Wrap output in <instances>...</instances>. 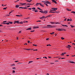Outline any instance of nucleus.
Listing matches in <instances>:
<instances>
[{
    "instance_id": "6",
    "label": "nucleus",
    "mask_w": 75,
    "mask_h": 75,
    "mask_svg": "<svg viewBox=\"0 0 75 75\" xmlns=\"http://www.w3.org/2000/svg\"><path fill=\"white\" fill-rule=\"evenodd\" d=\"M49 13H57L56 12H53L52 11H50L49 12Z\"/></svg>"
},
{
    "instance_id": "45",
    "label": "nucleus",
    "mask_w": 75,
    "mask_h": 75,
    "mask_svg": "<svg viewBox=\"0 0 75 75\" xmlns=\"http://www.w3.org/2000/svg\"><path fill=\"white\" fill-rule=\"evenodd\" d=\"M62 54H66V53H62Z\"/></svg>"
},
{
    "instance_id": "33",
    "label": "nucleus",
    "mask_w": 75,
    "mask_h": 75,
    "mask_svg": "<svg viewBox=\"0 0 75 75\" xmlns=\"http://www.w3.org/2000/svg\"><path fill=\"white\" fill-rule=\"evenodd\" d=\"M34 31H35L34 30H32V31H30V32H31V33H32V32H34Z\"/></svg>"
},
{
    "instance_id": "20",
    "label": "nucleus",
    "mask_w": 75,
    "mask_h": 75,
    "mask_svg": "<svg viewBox=\"0 0 75 75\" xmlns=\"http://www.w3.org/2000/svg\"><path fill=\"white\" fill-rule=\"evenodd\" d=\"M50 34H52V35L54 34V32H52V33H50Z\"/></svg>"
},
{
    "instance_id": "56",
    "label": "nucleus",
    "mask_w": 75,
    "mask_h": 75,
    "mask_svg": "<svg viewBox=\"0 0 75 75\" xmlns=\"http://www.w3.org/2000/svg\"><path fill=\"white\" fill-rule=\"evenodd\" d=\"M13 69H16V68L15 67H13Z\"/></svg>"
},
{
    "instance_id": "29",
    "label": "nucleus",
    "mask_w": 75,
    "mask_h": 75,
    "mask_svg": "<svg viewBox=\"0 0 75 75\" xmlns=\"http://www.w3.org/2000/svg\"><path fill=\"white\" fill-rule=\"evenodd\" d=\"M70 26L71 27V28H73V27H74V26L72 25H70Z\"/></svg>"
},
{
    "instance_id": "21",
    "label": "nucleus",
    "mask_w": 75,
    "mask_h": 75,
    "mask_svg": "<svg viewBox=\"0 0 75 75\" xmlns=\"http://www.w3.org/2000/svg\"><path fill=\"white\" fill-rule=\"evenodd\" d=\"M14 65H14V64H11V67H13V66H14Z\"/></svg>"
},
{
    "instance_id": "51",
    "label": "nucleus",
    "mask_w": 75,
    "mask_h": 75,
    "mask_svg": "<svg viewBox=\"0 0 75 75\" xmlns=\"http://www.w3.org/2000/svg\"><path fill=\"white\" fill-rule=\"evenodd\" d=\"M50 23L51 24H54V22H51Z\"/></svg>"
},
{
    "instance_id": "14",
    "label": "nucleus",
    "mask_w": 75,
    "mask_h": 75,
    "mask_svg": "<svg viewBox=\"0 0 75 75\" xmlns=\"http://www.w3.org/2000/svg\"><path fill=\"white\" fill-rule=\"evenodd\" d=\"M15 23H19V21H15Z\"/></svg>"
},
{
    "instance_id": "38",
    "label": "nucleus",
    "mask_w": 75,
    "mask_h": 75,
    "mask_svg": "<svg viewBox=\"0 0 75 75\" xmlns=\"http://www.w3.org/2000/svg\"><path fill=\"white\" fill-rule=\"evenodd\" d=\"M70 20L68 18V19H67V21H70Z\"/></svg>"
},
{
    "instance_id": "61",
    "label": "nucleus",
    "mask_w": 75,
    "mask_h": 75,
    "mask_svg": "<svg viewBox=\"0 0 75 75\" xmlns=\"http://www.w3.org/2000/svg\"><path fill=\"white\" fill-rule=\"evenodd\" d=\"M15 62H18V61H15Z\"/></svg>"
},
{
    "instance_id": "17",
    "label": "nucleus",
    "mask_w": 75,
    "mask_h": 75,
    "mask_svg": "<svg viewBox=\"0 0 75 75\" xmlns=\"http://www.w3.org/2000/svg\"><path fill=\"white\" fill-rule=\"evenodd\" d=\"M40 3H37L36 4V5L37 6H38V5Z\"/></svg>"
},
{
    "instance_id": "34",
    "label": "nucleus",
    "mask_w": 75,
    "mask_h": 75,
    "mask_svg": "<svg viewBox=\"0 0 75 75\" xmlns=\"http://www.w3.org/2000/svg\"><path fill=\"white\" fill-rule=\"evenodd\" d=\"M61 39H62V40H64V38H63V37H62L61 38Z\"/></svg>"
},
{
    "instance_id": "22",
    "label": "nucleus",
    "mask_w": 75,
    "mask_h": 75,
    "mask_svg": "<svg viewBox=\"0 0 75 75\" xmlns=\"http://www.w3.org/2000/svg\"><path fill=\"white\" fill-rule=\"evenodd\" d=\"M21 4H22V6H23V5L24 4H22V3H20Z\"/></svg>"
},
{
    "instance_id": "15",
    "label": "nucleus",
    "mask_w": 75,
    "mask_h": 75,
    "mask_svg": "<svg viewBox=\"0 0 75 75\" xmlns=\"http://www.w3.org/2000/svg\"><path fill=\"white\" fill-rule=\"evenodd\" d=\"M70 63H71L73 64H75V62H71V61H70L69 62Z\"/></svg>"
},
{
    "instance_id": "41",
    "label": "nucleus",
    "mask_w": 75,
    "mask_h": 75,
    "mask_svg": "<svg viewBox=\"0 0 75 75\" xmlns=\"http://www.w3.org/2000/svg\"><path fill=\"white\" fill-rule=\"evenodd\" d=\"M31 1H32V0H30V1H29V3H30L31 2Z\"/></svg>"
},
{
    "instance_id": "3",
    "label": "nucleus",
    "mask_w": 75,
    "mask_h": 75,
    "mask_svg": "<svg viewBox=\"0 0 75 75\" xmlns=\"http://www.w3.org/2000/svg\"><path fill=\"white\" fill-rule=\"evenodd\" d=\"M54 28V27L51 25H47V28Z\"/></svg>"
},
{
    "instance_id": "4",
    "label": "nucleus",
    "mask_w": 75,
    "mask_h": 75,
    "mask_svg": "<svg viewBox=\"0 0 75 75\" xmlns=\"http://www.w3.org/2000/svg\"><path fill=\"white\" fill-rule=\"evenodd\" d=\"M52 10H54V11H56V10H58L57 8H52Z\"/></svg>"
},
{
    "instance_id": "46",
    "label": "nucleus",
    "mask_w": 75,
    "mask_h": 75,
    "mask_svg": "<svg viewBox=\"0 0 75 75\" xmlns=\"http://www.w3.org/2000/svg\"><path fill=\"white\" fill-rule=\"evenodd\" d=\"M29 18H30L28 17L27 18H25V19H28Z\"/></svg>"
},
{
    "instance_id": "10",
    "label": "nucleus",
    "mask_w": 75,
    "mask_h": 75,
    "mask_svg": "<svg viewBox=\"0 0 75 75\" xmlns=\"http://www.w3.org/2000/svg\"><path fill=\"white\" fill-rule=\"evenodd\" d=\"M6 22H7L6 21H4L3 22V24H6Z\"/></svg>"
},
{
    "instance_id": "47",
    "label": "nucleus",
    "mask_w": 75,
    "mask_h": 75,
    "mask_svg": "<svg viewBox=\"0 0 75 75\" xmlns=\"http://www.w3.org/2000/svg\"><path fill=\"white\" fill-rule=\"evenodd\" d=\"M16 16H17L18 17H20V16L19 15H17Z\"/></svg>"
},
{
    "instance_id": "63",
    "label": "nucleus",
    "mask_w": 75,
    "mask_h": 75,
    "mask_svg": "<svg viewBox=\"0 0 75 75\" xmlns=\"http://www.w3.org/2000/svg\"><path fill=\"white\" fill-rule=\"evenodd\" d=\"M75 56V55H74V56H72V57H74Z\"/></svg>"
},
{
    "instance_id": "35",
    "label": "nucleus",
    "mask_w": 75,
    "mask_h": 75,
    "mask_svg": "<svg viewBox=\"0 0 75 75\" xmlns=\"http://www.w3.org/2000/svg\"><path fill=\"white\" fill-rule=\"evenodd\" d=\"M47 16H48V17H51V16H51V15H49Z\"/></svg>"
},
{
    "instance_id": "12",
    "label": "nucleus",
    "mask_w": 75,
    "mask_h": 75,
    "mask_svg": "<svg viewBox=\"0 0 75 75\" xmlns=\"http://www.w3.org/2000/svg\"><path fill=\"white\" fill-rule=\"evenodd\" d=\"M39 28V27H36V26H35V27H33V28H34V29H35V28Z\"/></svg>"
},
{
    "instance_id": "11",
    "label": "nucleus",
    "mask_w": 75,
    "mask_h": 75,
    "mask_svg": "<svg viewBox=\"0 0 75 75\" xmlns=\"http://www.w3.org/2000/svg\"><path fill=\"white\" fill-rule=\"evenodd\" d=\"M31 30V28L26 29V30Z\"/></svg>"
},
{
    "instance_id": "54",
    "label": "nucleus",
    "mask_w": 75,
    "mask_h": 75,
    "mask_svg": "<svg viewBox=\"0 0 75 75\" xmlns=\"http://www.w3.org/2000/svg\"><path fill=\"white\" fill-rule=\"evenodd\" d=\"M30 41H29V40L28 41V43L29 44L30 43Z\"/></svg>"
},
{
    "instance_id": "18",
    "label": "nucleus",
    "mask_w": 75,
    "mask_h": 75,
    "mask_svg": "<svg viewBox=\"0 0 75 75\" xmlns=\"http://www.w3.org/2000/svg\"><path fill=\"white\" fill-rule=\"evenodd\" d=\"M67 48H68L69 50H70L71 49L70 48V47H68V46H67Z\"/></svg>"
},
{
    "instance_id": "16",
    "label": "nucleus",
    "mask_w": 75,
    "mask_h": 75,
    "mask_svg": "<svg viewBox=\"0 0 75 75\" xmlns=\"http://www.w3.org/2000/svg\"><path fill=\"white\" fill-rule=\"evenodd\" d=\"M9 23H10V24H13V22H10V21H8V22Z\"/></svg>"
},
{
    "instance_id": "30",
    "label": "nucleus",
    "mask_w": 75,
    "mask_h": 75,
    "mask_svg": "<svg viewBox=\"0 0 75 75\" xmlns=\"http://www.w3.org/2000/svg\"><path fill=\"white\" fill-rule=\"evenodd\" d=\"M32 9H33V10H35V8H32Z\"/></svg>"
},
{
    "instance_id": "9",
    "label": "nucleus",
    "mask_w": 75,
    "mask_h": 75,
    "mask_svg": "<svg viewBox=\"0 0 75 75\" xmlns=\"http://www.w3.org/2000/svg\"><path fill=\"white\" fill-rule=\"evenodd\" d=\"M39 4L40 5V6H41L42 7H44L43 5H42V4H41V3H39Z\"/></svg>"
},
{
    "instance_id": "5",
    "label": "nucleus",
    "mask_w": 75,
    "mask_h": 75,
    "mask_svg": "<svg viewBox=\"0 0 75 75\" xmlns=\"http://www.w3.org/2000/svg\"><path fill=\"white\" fill-rule=\"evenodd\" d=\"M46 3H47V4H51V3H50L49 1H46Z\"/></svg>"
},
{
    "instance_id": "1",
    "label": "nucleus",
    "mask_w": 75,
    "mask_h": 75,
    "mask_svg": "<svg viewBox=\"0 0 75 75\" xmlns=\"http://www.w3.org/2000/svg\"><path fill=\"white\" fill-rule=\"evenodd\" d=\"M56 30L57 31H66V30L64 29H56Z\"/></svg>"
},
{
    "instance_id": "42",
    "label": "nucleus",
    "mask_w": 75,
    "mask_h": 75,
    "mask_svg": "<svg viewBox=\"0 0 75 75\" xmlns=\"http://www.w3.org/2000/svg\"><path fill=\"white\" fill-rule=\"evenodd\" d=\"M41 21H37V22H41Z\"/></svg>"
},
{
    "instance_id": "53",
    "label": "nucleus",
    "mask_w": 75,
    "mask_h": 75,
    "mask_svg": "<svg viewBox=\"0 0 75 75\" xmlns=\"http://www.w3.org/2000/svg\"><path fill=\"white\" fill-rule=\"evenodd\" d=\"M57 34L56 33H55V36H57Z\"/></svg>"
},
{
    "instance_id": "31",
    "label": "nucleus",
    "mask_w": 75,
    "mask_h": 75,
    "mask_svg": "<svg viewBox=\"0 0 75 75\" xmlns=\"http://www.w3.org/2000/svg\"><path fill=\"white\" fill-rule=\"evenodd\" d=\"M35 13H36V12H38V11H37V10L36 11V10H35Z\"/></svg>"
},
{
    "instance_id": "13",
    "label": "nucleus",
    "mask_w": 75,
    "mask_h": 75,
    "mask_svg": "<svg viewBox=\"0 0 75 75\" xmlns=\"http://www.w3.org/2000/svg\"><path fill=\"white\" fill-rule=\"evenodd\" d=\"M62 26H63V27H68V26L67 25H62Z\"/></svg>"
},
{
    "instance_id": "60",
    "label": "nucleus",
    "mask_w": 75,
    "mask_h": 75,
    "mask_svg": "<svg viewBox=\"0 0 75 75\" xmlns=\"http://www.w3.org/2000/svg\"><path fill=\"white\" fill-rule=\"evenodd\" d=\"M27 8H26V7L24 8V9H27Z\"/></svg>"
},
{
    "instance_id": "25",
    "label": "nucleus",
    "mask_w": 75,
    "mask_h": 75,
    "mask_svg": "<svg viewBox=\"0 0 75 75\" xmlns=\"http://www.w3.org/2000/svg\"><path fill=\"white\" fill-rule=\"evenodd\" d=\"M71 13H73V14H75V11H72V12H71Z\"/></svg>"
},
{
    "instance_id": "19",
    "label": "nucleus",
    "mask_w": 75,
    "mask_h": 75,
    "mask_svg": "<svg viewBox=\"0 0 75 75\" xmlns=\"http://www.w3.org/2000/svg\"><path fill=\"white\" fill-rule=\"evenodd\" d=\"M38 9L40 10H42L40 8H37Z\"/></svg>"
},
{
    "instance_id": "28",
    "label": "nucleus",
    "mask_w": 75,
    "mask_h": 75,
    "mask_svg": "<svg viewBox=\"0 0 75 75\" xmlns=\"http://www.w3.org/2000/svg\"><path fill=\"white\" fill-rule=\"evenodd\" d=\"M42 3H46V1H42Z\"/></svg>"
},
{
    "instance_id": "39",
    "label": "nucleus",
    "mask_w": 75,
    "mask_h": 75,
    "mask_svg": "<svg viewBox=\"0 0 75 75\" xmlns=\"http://www.w3.org/2000/svg\"><path fill=\"white\" fill-rule=\"evenodd\" d=\"M6 8H7V7L4 8H3V9H4V10H6Z\"/></svg>"
},
{
    "instance_id": "40",
    "label": "nucleus",
    "mask_w": 75,
    "mask_h": 75,
    "mask_svg": "<svg viewBox=\"0 0 75 75\" xmlns=\"http://www.w3.org/2000/svg\"><path fill=\"white\" fill-rule=\"evenodd\" d=\"M68 47H71V46H70V45H68V46H67Z\"/></svg>"
},
{
    "instance_id": "62",
    "label": "nucleus",
    "mask_w": 75,
    "mask_h": 75,
    "mask_svg": "<svg viewBox=\"0 0 75 75\" xmlns=\"http://www.w3.org/2000/svg\"><path fill=\"white\" fill-rule=\"evenodd\" d=\"M21 16H22V15H19V17Z\"/></svg>"
},
{
    "instance_id": "27",
    "label": "nucleus",
    "mask_w": 75,
    "mask_h": 75,
    "mask_svg": "<svg viewBox=\"0 0 75 75\" xmlns=\"http://www.w3.org/2000/svg\"><path fill=\"white\" fill-rule=\"evenodd\" d=\"M33 62L32 61H30L29 62V63H31V62Z\"/></svg>"
},
{
    "instance_id": "44",
    "label": "nucleus",
    "mask_w": 75,
    "mask_h": 75,
    "mask_svg": "<svg viewBox=\"0 0 75 75\" xmlns=\"http://www.w3.org/2000/svg\"><path fill=\"white\" fill-rule=\"evenodd\" d=\"M16 40H18V37H17Z\"/></svg>"
},
{
    "instance_id": "32",
    "label": "nucleus",
    "mask_w": 75,
    "mask_h": 75,
    "mask_svg": "<svg viewBox=\"0 0 75 75\" xmlns=\"http://www.w3.org/2000/svg\"><path fill=\"white\" fill-rule=\"evenodd\" d=\"M19 24H23V22H20L19 23Z\"/></svg>"
},
{
    "instance_id": "48",
    "label": "nucleus",
    "mask_w": 75,
    "mask_h": 75,
    "mask_svg": "<svg viewBox=\"0 0 75 75\" xmlns=\"http://www.w3.org/2000/svg\"><path fill=\"white\" fill-rule=\"evenodd\" d=\"M3 25H0V27H3Z\"/></svg>"
},
{
    "instance_id": "55",
    "label": "nucleus",
    "mask_w": 75,
    "mask_h": 75,
    "mask_svg": "<svg viewBox=\"0 0 75 75\" xmlns=\"http://www.w3.org/2000/svg\"><path fill=\"white\" fill-rule=\"evenodd\" d=\"M26 6L28 7H30V6Z\"/></svg>"
},
{
    "instance_id": "43",
    "label": "nucleus",
    "mask_w": 75,
    "mask_h": 75,
    "mask_svg": "<svg viewBox=\"0 0 75 75\" xmlns=\"http://www.w3.org/2000/svg\"><path fill=\"white\" fill-rule=\"evenodd\" d=\"M48 17V16H46L45 17V18H47Z\"/></svg>"
},
{
    "instance_id": "37",
    "label": "nucleus",
    "mask_w": 75,
    "mask_h": 75,
    "mask_svg": "<svg viewBox=\"0 0 75 75\" xmlns=\"http://www.w3.org/2000/svg\"><path fill=\"white\" fill-rule=\"evenodd\" d=\"M44 4H45L46 6H48V5L45 3H44Z\"/></svg>"
},
{
    "instance_id": "50",
    "label": "nucleus",
    "mask_w": 75,
    "mask_h": 75,
    "mask_svg": "<svg viewBox=\"0 0 75 75\" xmlns=\"http://www.w3.org/2000/svg\"><path fill=\"white\" fill-rule=\"evenodd\" d=\"M67 20V18H65V19L64 20V21H65Z\"/></svg>"
},
{
    "instance_id": "8",
    "label": "nucleus",
    "mask_w": 75,
    "mask_h": 75,
    "mask_svg": "<svg viewBox=\"0 0 75 75\" xmlns=\"http://www.w3.org/2000/svg\"><path fill=\"white\" fill-rule=\"evenodd\" d=\"M16 8H18L19 7V6L18 5H16Z\"/></svg>"
},
{
    "instance_id": "36",
    "label": "nucleus",
    "mask_w": 75,
    "mask_h": 75,
    "mask_svg": "<svg viewBox=\"0 0 75 75\" xmlns=\"http://www.w3.org/2000/svg\"><path fill=\"white\" fill-rule=\"evenodd\" d=\"M45 17V16H43L42 17V18H44Z\"/></svg>"
},
{
    "instance_id": "64",
    "label": "nucleus",
    "mask_w": 75,
    "mask_h": 75,
    "mask_svg": "<svg viewBox=\"0 0 75 75\" xmlns=\"http://www.w3.org/2000/svg\"><path fill=\"white\" fill-rule=\"evenodd\" d=\"M19 8H22V7H19Z\"/></svg>"
},
{
    "instance_id": "59",
    "label": "nucleus",
    "mask_w": 75,
    "mask_h": 75,
    "mask_svg": "<svg viewBox=\"0 0 75 75\" xmlns=\"http://www.w3.org/2000/svg\"><path fill=\"white\" fill-rule=\"evenodd\" d=\"M49 40V38L46 39V40Z\"/></svg>"
},
{
    "instance_id": "26",
    "label": "nucleus",
    "mask_w": 75,
    "mask_h": 75,
    "mask_svg": "<svg viewBox=\"0 0 75 75\" xmlns=\"http://www.w3.org/2000/svg\"><path fill=\"white\" fill-rule=\"evenodd\" d=\"M6 24H7V25H9L10 24V23H6Z\"/></svg>"
},
{
    "instance_id": "24",
    "label": "nucleus",
    "mask_w": 75,
    "mask_h": 75,
    "mask_svg": "<svg viewBox=\"0 0 75 75\" xmlns=\"http://www.w3.org/2000/svg\"><path fill=\"white\" fill-rule=\"evenodd\" d=\"M44 28H47V26H44Z\"/></svg>"
},
{
    "instance_id": "57",
    "label": "nucleus",
    "mask_w": 75,
    "mask_h": 75,
    "mask_svg": "<svg viewBox=\"0 0 75 75\" xmlns=\"http://www.w3.org/2000/svg\"><path fill=\"white\" fill-rule=\"evenodd\" d=\"M33 45L34 46H35L36 47H37V45Z\"/></svg>"
},
{
    "instance_id": "23",
    "label": "nucleus",
    "mask_w": 75,
    "mask_h": 75,
    "mask_svg": "<svg viewBox=\"0 0 75 75\" xmlns=\"http://www.w3.org/2000/svg\"><path fill=\"white\" fill-rule=\"evenodd\" d=\"M67 11H71V10L69 9H67Z\"/></svg>"
},
{
    "instance_id": "49",
    "label": "nucleus",
    "mask_w": 75,
    "mask_h": 75,
    "mask_svg": "<svg viewBox=\"0 0 75 75\" xmlns=\"http://www.w3.org/2000/svg\"><path fill=\"white\" fill-rule=\"evenodd\" d=\"M50 64H54V63H51Z\"/></svg>"
},
{
    "instance_id": "52",
    "label": "nucleus",
    "mask_w": 75,
    "mask_h": 75,
    "mask_svg": "<svg viewBox=\"0 0 75 75\" xmlns=\"http://www.w3.org/2000/svg\"><path fill=\"white\" fill-rule=\"evenodd\" d=\"M58 62V61H55V62Z\"/></svg>"
},
{
    "instance_id": "2",
    "label": "nucleus",
    "mask_w": 75,
    "mask_h": 75,
    "mask_svg": "<svg viewBox=\"0 0 75 75\" xmlns=\"http://www.w3.org/2000/svg\"><path fill=\"white\" fill-rule=\"evenodd\" d=\"M39 12H40L41 13H43V14H47V13H48V12L47 11H39Z\"/></svg>"
},
{
    "instance_id": "58",
    "label": "nucleus",
    "mask_w": 75,
    "mask_h": 75,
    "mask_svg": "<svg viewBox=\"0 0 75 75\" xmlns=\"http://www.w3.org/2000/svg\"><path fill=\"white\" fill-rule=\"evenodd\" d=\"M13 73H14L15 72V71H14V70H13Z\"/></svg>"
},
{
    "instance_id": "7",
    "label": "nucleus",
    "mask_w": 75,
    "mask_h": 75,
    "mask_svg": "<svg viewBox=\"0 0 75 75\" xmlns=\"http://www.w3.org/2000/svg\"><path fill=\"white\" fill-rule=\"evenodd\" d=\"M52 1L55 4H57V2L55 1L54 0H52Z\"/></svg>"
}]
</instances>
